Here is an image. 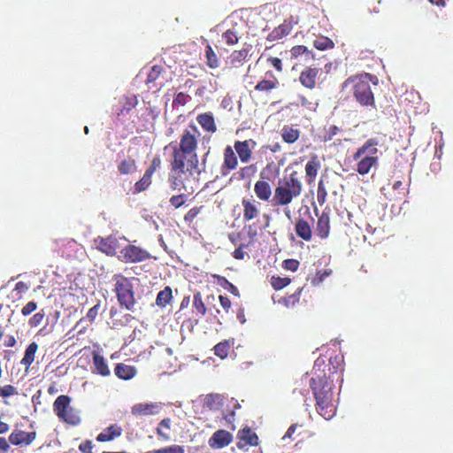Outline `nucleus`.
Segmentation results:
<instances>
[{
  "label": "nucleus",
  "instance_id": "obj_1",
  "mask_svg": "<svg viewBox=\"0 0 453 453\" xmlns=\"http://www.w3.org/2000/svg\"><path fill=\"white\" fill-rule=\"evenodd\" d=\"M319 360L315 362L314 374L311 378L309 385L316 401V411L325 419H331L336 413V406L334 399V374L342 376V371L338 372L335 367L328 366L327 372L325 370H317Z\"/></svg>",
  "mask_w": 453,
  "mask_h": 453
},
{
  "label": "nucleus",
  "instance_id": "obj_2",
  "mask_svg": "<svg viewBox=\"0 0 453 453\" xmlns=\"http://www.w3.org/2000/svg\"><path fill=\"white\" fill-rule=\"evenodd\" d=\"M201 133L195 125H189L180 137L178 145L173 148V159L175 165L188 164V171H196L198 168V157L196 149Z\"/></svg>",
  "mask_w": 453,
  "mask_h": 453
},
{
  "label": "nucleus",
  "instance_id": "obj_3",
  "mask_svg": "<svg viewBox=\"0 0 453 453\" xmlns=\"http://www.w3.org/2000/svg\"><path fill=\"white\" fill-rule=\"evenodd\" d=\"M371 83L378 84V78L368 73L352 75L342 83V88L350 87L356 102L363 107H375V98L372 91Z\"/></svg>",
  "mask_w": 453,
  "mask_h": 453
},
{
  "label": "nucleus",
  "instance_id": "obj_4",
  "mask_svg": "<svg viewBox=\"0 0 453 453\" xmlns=\"http://www.w3.org/2000/svg\"><path fill=\"white\" fill-rule=\"evenodd\" d=\"M303 184L297 172L293 171L288 175L280 179L274 188L273 204L274 206H288L295 198L300 196Z\"/></svg>",
  "mask_w": 453,
  "mask_h": 453
},
{
  "label": "nucleus",
  "instance_id": "obj_5",
  "mask_svg": "<svg viewBox=\"0 0 453 453\" xmlns=\"http://www.w3.org/2000/svg\"><path fill=\"white\" fill-rule=\"evenodd\" d=\"M378 145L379 141L377 138H370L362 146L357 148L352 155L353 160L357 162L356 171L360 175L367 174L372 167L378 164Z\"/></svg>",
  "mask_w": 453,
  "mask_h": 453
},
{
  "label": "nucleus",
  "instance_id": "obj_6",
  "mask_svg": "<svg viewBox=\"0 0 453 453\" xmlns=\"http://www.w3.org/2000/svg\"><path fill=\"white\" fill-rule=\"evenodd\" d=\"M113 280L115 281L114 291L119 305L125 307L127 311H133L136 300L131 280L119 273L113 275Z\"/></svg>",
  "mask_w": 453,
  "mask_h": 453
},
{
  "label": "nucleus",
  "instance_id": "obj_7",
  "mask_svg": "<svg viewBox=\"0 0 453 453\" xmlns=\"http://www.w3.org/2000/svg\"><path fill=\"white\" fill-rule=\"evenodd\" d=\"M170 166L171 172L168 174V183L170 188L173 191L186 190L185 181L188 180V176L193 175L194 173H200L198 169L196 171H188L186 162H183L182 166L175 165L174 159L171 161Z\"/></svg>",
  "mask_w": 453,
  "mask_h": 453
},
{
  "label": "nucleus",
  "instance_id": "obj_8",
  "mask_svg": "<svg viewBox=\"0 0 453 453\" xmlns=\"http://www.w3.org/2000/svg\"><path fill=\"white\" fill-rule=\"evenodd\" d=\"M162 160L158 155H156L149 167L145 170L142 177L137 180L133 187V194H139L147 190L152 183V176L155 172L161 168Z\"/></svg>",
  "mask_w": 453,
  "mask_h": 453
},
{
  "label": "nucleus",
  "instance_id": "obj_9",
  "mask_svg": "<svg viewBox=\"0 0 453 453\" xmlns=\"http://www.w3.org/2000/svg\"><path fill=\"white\" fill-rule=\"evenodd\" d=\"M151 255L141 247L128 244L120 250L119 258L125 263H139L150 259Z\"/></svg>",
  "mask_w": 453,
  "mask_h": 453
},
{
  "label": "nucleus",
  "instance_id": "obj_10",
  "mask_svg": "<svg viewBox=\"0 0 453 453\" xmlns=\"http://www.w3.org/2000/svg\"><path fill=\"white\" fill-rule=\"evenodd\" d=\"M163 403L158 402L138 403L131 407V413L136 418L155 416L161 412Z\"/></svg>",
  "mask_w": 453,
  "mask_h": 453
},
{
  "label": "nucleus",
  "instance_id": "obj_11",
  "mask_svg": "<svg viewBox=\"0 0 453 453\" xmlns=\"http://www.w3.org/2000/svg\"><path fill=\"white\" fill-rule=\"evenodd\" d=\"M337 178L334 175H322L318 184L317 200L320 205L326 202L327 190H333L335 188Z\"/></svg>",
  "mask_w": 453,
  "mask_h": 453
},
{
  "label": "nucleus",
  "instance_id": "obj_12",
  "mask_svg": "<svg viewBox=\"0 0 453 453\" xmlns=\"http://www.w3.org/2000/svg\"><path fill=\"white\" fill-rule=\"evenodd\" d=\"M322 70L319 67L306 66L299 75V82L308 89H314L317 86V80Z\"/></svg>",
  "mask_w": 453,
  "mask_h": 453
},
{
  "label": "nucleus",
  "instance_id": "obj_13",
  "mask_svg": "<svg viewBox=\"0 0 453 453\" xmlns=\"http://www.w3.org/2000/svg\"><path fill=\"white\" fill-rule=\"evenodd\" d=\"M36 438L35 432H25L19 429L13 430L8 437L10 444L27 447Z\"/></svg>",
  "mask_w": 453,
  "mask_h": 453
},
{
  "label": "nucleus",
  "instance_id": "obj_14",
  "mask_svg": "<svg viewBox=\"0 0 453 453\" xmlns=\"http://www.w3.org/2000/svg\"><path fill=\"white\" fill-rule=\"evenodd\" d=\"M256 146V142L252 139L245 141H236L234 148L242 163L250 162L252 157V149Z\"/></svg>",
  "mask_w": 453,
  "mask_h": 453
},
{
  "label": "nucleus",
  "instance_id": "obj_15",
  "mask_svg": "<svg viewBox=\"0 0 453 453\" xmlns=\"http://www.w3.org/2000/svg\"><path fill=\"white\" fill-rule=\"evenodd\" d=\"M224 161L221 165L222 175H227L231 171L236 169L238 165V159L235 152L231 146H226L224 150Z\"/></svg>",
  "mask_w": 453,
  "mask_h": 453
},
{
  "label": "nucleus",
  "instance_id": "obj_16",
  "mask_svg": "<svg viewBox=\"0 0 453 453\" xmlns=\"http://www.w3.org/2000/svg\"><path fill=\"white\" fill-rule=\"evenodd\" d=\"M232 440L233 436L228 431L220 429L213 433L209 439V445L213 449H222L228 446Z\"/></svg>",
  "mask_w": 453,
  "mask_h": 453
},
{
  "label": "nucleus",
  "instance_id": "obj_17",
  "mask_svg": "<svg viewBox=\"0 0 453 453\" xmlns=\"http://www.w3.org/2000/svg\"><path fill=\"white\" fill-rule=\"evenodd\" d=\"M293 29V18L291 17L289 19H285L283 23L275 27L269 35H267V41L274 42L282 39L288 35Z\"/></svg>",
  "mask_w": 453,
  "mask_h": 453
},
{
  "label": "nucleus",
  "instance_id": "obj_18",
  "mask_svg": "<svg viewBox=\"0 0 453 453\" xmlns=\"http://www.w3.org/2000/svg\"><path fill=\"white\" fill-rule=\"evenodd\" d=\"M238 447L242 448L245 446H257L259 439L257 434L251 430L250 427L246 426L238 432Z\"/></svg>",
  "mask_w": 453,
  "mask_h": 453
},
{
  "label": "nucleus",
  "instance_id": "obj_19",
  "mask_svg": "<svg viewBox=\"0 0 453 453\" xmlns=\"http://www.w3.org/2000/svg\"><path fill=\"white\" fill-rule=\"evenodd\" d=\"M123 429L118 424H111L97 434L96 440L98 442L111 441L122 435Z\"/></svg>",
  "mask_w": 453,
  "mask_h": 453
},
{
  "label": "nucleus",
  "instance_id": "obj_20",
  "mask_svg": "<svg viewBox=\"0 0 453 453\" xmlns=\"http://www.w3.org/2000/svg\"><path fill=\"white\" fill-rule=\"evenodd\" d=\"M97 248L108 256H114L119 248V241L115 236L110 235L106 238H100Z\"/></svg>",
  "mask_w": 453,
  "mask_h": 453
},
{
  "label": "nucleus",
  "instance_id": "obj_21",
  "mask_svg": "<svg viewBox=\"0 0 453 453\" xmlns=\"http://www.w3.org/2000/svg\"><path fill=\"white\" fill-rule=\"evenodd\" d=\"M257 202L250 200L249 198H242V205L243 208V220L250 221L259 215V210L257 207Z\"/></svg>",
  "mask_w": 453,
  "mask_h": 453
},
{
  "label": "nucleus",
  "instance_id": "obj_22",
  "mask_svg": "<svg viewBox=\"0 0 453 453\" xmlns=\"http://www.w3.org/2000/svg\"><path fill=\"white\" fill-rule=\"evenodd\" d=\"M296 235L303 241L310 242L312 238V229L311 224L303 218L296 219L295 225Z\"/></svg>",
  "mask_w": 453,
  "mask_h": 453
},
{
  "label": "nucleus",
  "instance_id": "obj_23",
  "mask_svg": "<svg viewBox=\"0 0 453 453\" xmlns=\"http://www.w3.org/2000/svg\"><path fill=\"white\" fill-rule=\"evenodd\" d=\"M92 356L94 366L92 372L103 377L109 376L111 372L104 357L98 351H93Z\"/></svg>",
  "mask_w": 453,
  "mask_h": 453
},
{
  "label": "nucleus",
  "instance_id": "obj_24",
  "mask_svg": "<svg viewBox=\"0 0 453 453\" xmlns=\"http://www.w3.org/2000/svg\"><path fill=\"white\" fill-rule=\"evenodd\" d=\"M279 85L278 79L274 76L272 71L265 73V78L260 81L256 86L255 89L260 92H268L276 88Z\"/></svg>",
  "mask_w": 453,
  "mask_h": 453
},
{
  "label": "nucleus",
  "instance_id": "obj_25",
  "mask_svg": "<svg viewBox=\"0 0 453 453\" xmlns=\"http://www.w3.org/2000/svg\"><path fill=\"white\" fill-rule=\"evenodd\" d=\"M225 399L221 394L211 393L204 396L203 404L210 411H218L223 406Z\"/></svg>",
  "mask_w": 453,
  "mask_h": 453
},
{
  "label": "nucleus",
  "instance_id": "obj_26",
  "mask_svg": "<svg viewBox=\"0 0 453 453\" xmlns=\"http://www.w3.org/2000/svg\"><path fill=\"white\" fill-rule=\"evenodd\" d=\"M320 166L321 165L318 156L312 154L311 156L310 160L305 165V175L307 178V182L309 184L312 183L315 180L318 172L320 169Z\"/></svg>",
  "mask_w": 453,
  "mask_h": 453
},
{
  "label": "nucleus",
  "instance_id": "obj_27",
  "mask_svg": "<svg viewBox=\"0 0 453 453\" xmlns=\"http://www.w3.org/2000/svg\"><path fill=\"white\" fill-rule=\"evenodd\" d=\"M254 192L259 200L265 202L270 200L273 194L270 183L263 180H259L255 183Z\"/></svg>",
  "mask_w": 453,
  "mask_h": 453
},
{
  "label": "nucleus",
  "instance_id": "obj_28",
  "mask_svg": "<svg viewBox=\"0 0 453 453\" xmlns=\"http://www.w3.org/2000/svg\"><path fill=\"white\" fill-rule=\"evenodd\" d=\"M121 175H131L137 172V164L134 158L127 157L120 160L117 165Z\"/></svg>",
  "mask_w": 453,
  "mask_h": 453
},
{
  "label": "nucleus",
  "instance_id": "obj_29",
  "mask_svg": "<svg viewBox=\"0 0 453 453\" xmlns=\"http://www.w3.org/2000/svg\"><path fill=\"white\" fill-rule=\"evenodd\" d=\"M316 232L321 239H326L328 236L330 232V218L328 213L323 211L319 217Z\"/></svg>",
  "mask_w": 453,
  "mask_h": 453
},
{
  "label": "nucleus",
  "instance_id": "obj_30",
  "mask_svg": "<svg viewBox=\"0 0 453 453\" xmlns=\"http://www.w3.org/2000/svg\"><path fill=\"white\" fill-rule=\"evenodd\" d=\"M196 120L203 129L209 133H215L217 126L211 112L201 113L196 117Z\"/></svg>",
  "mask_w": 453,
  "mask_h": 453
},
{
  "label": "nucleus",
  "instance_id": "obj_31",
  "mask_svg": "<svg viewBox=\"0 0 453 453\" xmlns=\"http://www.w3.org/2000/svg\"><path fill=\"white\" fill-rule=\"evenodd\" d=\"M116 376L121 380H130L136 374V369L133 365H127L125 364H117L114 368Z\"/></svg>",
  "mask_w": 453,
  "mask_h": 453
},
{
  "label": "nucleus",
  "instance_id": "obj_32",
  "mask_svg": "<svg viewBox=\"0 0 453 453\" xmlns=\"http://www.w3.org/2000/svg\"><path fill=\"white\" fill-rule=\"evenodd\" d=\"M71 397L66 395H61L56 398L53 403V411L59 418L69 408Z\"/></svg>",
  "mask_w": 453,
  "mask_h": 453
},
{
  "label": "nucleus",
  "instance_id": "obj_33",
  "mask_svg": "<svg viewBox=\"0 0 453 453\" xmlns=\"http://www.w3.org/2000/svg\"><path fill=\"white\" fill-rule=\"evenodd\" d=\"M234 344V340H224L217 343L214 348V355L219 357L220 359H225L227 357L230 349Z\"/></svg>",
  "mask_w": 453,
  "mask_h": 453
},
{
  "label": "nucleus",
  "instance_id": "obj_34",
  "mask_svg": "<svg viewBox=\"0 0 453 453\" xmlns=\"http://www.w3.org/2000/svg\"><path fill=\"white\" fill-rule=\"evenodd\" d=\"M59 419L71 426H78L81 422L79 411L72 407L71 404Z\"/></svg>",
  "mask_w": 453,
  "mask_h": 453
},
{
  "label": "nucleus",
  "instance_id": "obj_35",
  "mask_svg": "<svg viewBox=\"0 0 453 453\" xmlns=\"http://www.w3.org/2000/svg\"><path fill=\"white\" fill-rule=\"evenodd\" d=\"M300 130L297 128H294L292 126H284L280 132V136L282 140L287 143H294L300 137Z\"/></svg>",
  "mask_w": 453,
  "mask_h": 453
},
{
  "label": "nucleus",
  "instance_id": "obj_36",
  "mask_svg": "<svg viewBox=\"0 0 453 453\" xmlns=\"http://www.w3.org/2000/svg\"><path fill=\"white\" fill-rule=\"evenodd\" d=\"M171 418H163L157 425L156 428V434L164 441H169L171 439V436L168 432L171 430Z\"/></svg>",
  "mask_w": 453,
  "mask_h": 453
},
{
  "label": "nucleus",
  "instance_id": "obj_37",
  "mask_svg": "<svg viewBox=\"0 0 453 453\" xmlns=\"http://www.w3.org/2000/svg\"><path fill=\"white\" fill-rule=\"evenodd\" d=\"M165 72V68L163 65H155L150 67L147 79L145 81L146 85L149 86V88H152L155 87L156 81L160 78L161 74Z\"/></svg>",
  "mask_w": 453,
  "mask_h": 453
},
{
  "label": "nucleus",
  "instance_id": "obj_38",
  "mask_svg": "<svg viewBox=\"0 0 453 453\" xmlns=\"http://www.w3.org/2000/svg\"><path fill=\"white\" fill-rule=\"evenodd\" d=\"M173 299L172 288L167 286L159 291L156 298V304L161 308H165Z\"/></svg>",
  "mask_w": 453,
  "mask_h": 453
},
{
  "label": "nucleus",
  "instance_id": "obj_39",
  "mask_svg": "<svg viewBox=\"0 0 453 453\" xmlns=\"http://www.w3.org/2000/svg\"><path fill=\"white\" fill-rule=\"evenodd\" d=\"M122 107L118 112V115H125L129 113L133 109L136 107L138 104V98L136 96L132 95L129 96H125L123 98V102H121Z\"/></svg>",
  "mask_w": 453,
  "mask_h": 453
},
{
  "label": "nucleus",
  "instance_id": "obj_40",
  "mask_svg": "<svg viewBox=\"0 0 453 453\" xmlns=\"http://www.w3.org/2000/svg\"><path fill=\"white\" fill-rule=\"evenodd\" d=\"M249 49L243 48L239 50H234L229 56V61L232 66L242 65L249 55Z\"/></svg>",
  "mask_w": 453,
  "mask_h": 453
},
{
  "label": "nucleus",
  "instance_id": "obj_41",
  "mask_svg": "<svg viewBox=\"0 0 453 453\" xmlns=\"http://www.w3.org/2000/svg\"><path fill=\"white\" fill-rule=\"evenodd\" d=\"M303 287L298 288L292 295L282 297L279 303L286 306L287 308H293L300 301V296Z\"/></svg>",
  "mask_w": 453,
  "mask_h": 453
},
{
  "label": "nucleus",
  "instance_id": "obj_42",
  "mask_svg": "<svg viewBox=\"0 0 453 453\" xmlns=\"http://www.w3.org/2000/svg\"><path fill=\"white\" fill-rule=\"evenodd\" d=\"M117 313H118L117 309L114 307H111V309L110 310V317H111V319H113V325L115 326H127L129 323H131L132 321H134L135 319L134 317L129 313L124 314L121 317V319H114Z\"/></svg>",
  "mask_w": 453,
  "mask_h": 453
},
{
  "label": "nucleus",
  "instance_id": "obj_43",
  "mask_svg": "<svg viewBox=\"0 0 453 453\" xmlns=\"http://www.w3.org/2000/svg\"><path fill=\"white\" fill-rule=\"evenodd\" d=\"M37 349L38 345L35 342L30 343L25 350L24 357L21 360V365L28 368L35 361V352L37 351Z\"/></svg>",
  "mask_w": 453,
  "mask_h": 453
},
{
  "label": "nucleus",
  "instance_id": "obj_44",
  "mask_svg": "<svg viewBox=\"0 0 453 453\" xmlns=\"http://www.w3.org/2000/svg\"><path fill=\"white\" fill-rule=\"evenodd\" d=\"M205 58L206 65L211 69H216L219 66V59L212 47L209 44L205 47Z\"/></svg>",
  "mask_w": 453,
  "mask_h": 453
},
{
  "label": "nucleus",
  "instance_id": "obj_45",
  "mask_svg": "<svg viewBox=\"0 0 453 453\" xmlns=\"http://www.w3.org/2000/svg\"><path fill=\"white\" fill-rule=\"evenodd\" d=\"M213 278L217 279L218 283L223 288L228 290L232 295L240 296V292L237 287L231 283L226 278L217 274L213 275Z\"/></svg>",
  "mask_w": 453,
  "mask_h": 453
},
{
  "label": "nucleus",
  "instance_id": "obj_46",
  "mask_svg": "<svg viewBox=\"0 0 453 453\" xmlns=\"http://www.w3.org/2000/svg\"><path fill=\"white\" fill-rule=\"evenodd\" d=\"M313 46L319 50H326L333 49L334 43L329 37L320 36L314 40Z\"/></svg>",
  "mask_w": 453,
  "mask_h": 453
},
{
  "label": "nucleus",
  "instance_id": "obj_47",
  "mask_svg": "<svg viewBox=\"0 0 453 453\" xmlns=\"http://www.w3.org/2000/svg\"><path fill=\"white\" fill-rule=\"evenodd\" d=\"M193 307L196 309V312L201 316H204L207 312L206 305L202 298V295L200 292H196L193 296Z\"/></svg>",
  "mask_w": 453,
  "mask_h": 453
},
{
  "label": "nucleus",
  "instance_id": "obj_48",
  "mask_svg": "<svg viewBox=\"0 0 453 453\" xmlns=\"http://www.w3.org/2000/svg\"><path fill=\"white\" fill-rule=\"evenodd\" d=\"M257 173L256 165H249L244 167H241L236 173L238 180H247L254 176Z\"/></svg>",
  "mask_w": 453,
  "mask_h": 453
},
{
  "label": "nucleus",
  "instance_id": "obj_49",
  "mask_svg": "<svg viewBox=\"0 0 453 453\" xmlns=\"http://www.w3.org/2000/svg\"><path fill=\"white\" fill-rule=\"evenodd\" d=\"M291 282V280L288 277H279V276H273L271 278V285L275 290H280L283 288L289 285Z\"/></svg>",
  "mask_w": 453,
  "mask_h": 453
},
{
  "label": "nucleus",
  "instance_id": "obj_50",
  "mask_svg": "<svg viewBox=\"0 0 453 453\" xmlns=\"http://www.w3.org/2000/svg\"><path fill=\"white\" fill-rule=\"evenodd\" d=\"M149 453H185V449L180 445L172 444L154 449Z\"/></svg>",
  "mask_w": 453,
  "mask_h": 453
},
{
  "label": "nucleus",
  "instance_id": "obj_51",
  "mask_svg": "<svg viewBox=\"0 0 453 453\" xmlns=\"http://www.w3.org/2000/svg\"><path fill=\"white\" fill-rule=\"evenodd\" d=\"M99 310H100V302H97L96 304H95L92 308H90L88 310L86 317L82 318L79 320V322L76 324V326H78L80 324H81L85 319L88 320L90 323H93L99 313Z\"/></svg>",
  "mask_w": 453,
  "mask_h": 453
},
{
  "label": "nucleus",
  "instance_id": "obj_52",
  "mask_svg": "<svg viewBox=\"0 0 453 453\" xmlns=\"http://www.w3.org/2000/svg\"><path fill=\"white\" fill-rule=\"evenodd\" d=\"M222 38L226 45L233 46L238 42L237 33L234 29H227L223 33Z\"/></svg>",
  "mask_w": 453,
  "mask_h": 453
},
{
  "label": "nucleus",
  "instance_id": "obj_53",
  "mask_svg": "<svg viewBox=\"0 0 453 453\" xmlns=\"http://www.w3.org/2000/svg\"><path fill=\"white\" fill-rule=\"evenodd\" d=\"M203 206L201 205V206H196V207H193L191 208L185 215H184V221L188 224V225H191L194 221V219L201 213V211H203Z\"/></svg>",
  "mask_w": 453,
  "mask_h": 453
},
{
  "label": "nucleus",
  "instance_id": "obj_54",
  "mask_svg": "<svg viewBox=\"0 0 453 453\" xmlns=\"http://www.w3.org/2000/svg\"><path fill=\"white\" fill-rule=\"evenodd\" d=\"M186 201H187V195H185L183 193L179 194V195H174V196H171L169 199V203H170L171 206L174 209H179L181 206H183L185 204Z\"/></svg>",
  "mask_w": 453,
  "mask_h": 453
},
{
  "label": "nucleus",
  "instance_id": "obj_55",
  "mask_svg": "<svg viewBox=\"0 0 453 453\" xmlns=\"http://www.w3.org/2000/svg\"><path fill=\"white\" fill-rule=\"evenodd\" d=\"M297 100H298V103H297L298 105H300L303 108H305L307 110H310V111L315 110L318 105V104L313 103L311 100H310L304 95H298Z\"/></svg>",
  "mask_w": 453,
  "mask_h": 453
},
{
  "label": "nucleus",
  "instance_id": "obj_56",
  "mask_svg": "<svg viewBox=\"0 0 453 453\" xmlns=\"http://www.w3.org/2000/svg\"><path fill=\"white\" fill-rule=\"evenodd\" d=\"M290 58L291 59H297L299 57L309 53V50L304 45H296L291 48L290 50Z\"/></svg>",
  "mask_w": 453,
  "mask_h": 453
},
{
  "label": "nucleus",
  "instance_id": "obj_57",
  "mask_svg": "<svg viewBox=\"0 0 453 453\" xmlns=\"http://www.w3.org/2000/svg\"><path fill=\"white\" fill-rule=\"evenodd\" d=\"M45 317V313L43 310L40 311L39 312H36L28 321V325L31 327H37L39 325L42 324L43 319Z\"/></svg>",
  "mask_w": 453,
  "mask_h": 453
},
{
  "label": "nucleus",
  "instance_id": "obj_58",
  "mask_svg": "<svg viewBox=\"0 0 453 453\" xmlns=\"http://www.w3.org/2000/svg\"><path fill=\"white\" fill-rule=\"evenodd\" d=\"M331 274L330 270H319L316 273V275L311 280L312 285H319L320 284L327 276Z\"/></svg>",
  "mask_w": 453,
  "mask_h": 453
},
{
  "label": "nucleus",
  "instance_id": "obj_59",
  "mask_svg": "<svg viewBox=\"0 0 453 453\" xmlns=\"http://www.w3.org/2000/svg\"><path fill=\"white\" fill-rule=\"evenodd\" d=\"M17 389L12 385H4L3 387H0V396L1 397H9L14 395H17Z\"/></svg>",
  "mask_w": 453,
  "mask_h": 453
},
{
  "label": "nucleus",
  "instance_id": "obj_60",
  "mask_svg": "<svg viewBox=\"0 0 453 453\" xmlns=\"http://www.w3.org/2000/svg\"><path fill=\"white\" fill-rule=\"evenodd\" d=\"M190 99L191 98L188 94L184 92H180L175 95L173 98V104L179 105H185Z\"/></svg>",
  "mask_w": 453,
  "mask_h": 453
},
{
  "label": "nucleus",
  "instance_id": "obj_61",
  "mask_svg": "<svg viewBox=\"0 0 453 453\" xmlns=\"http://www.w3.org/2000/svg\"><path fill=\"white\" fill-rule=\"evenodd\" d=\"M36 309L37 303L35 301H30L21 309V314L27 317L34 312Z\"/></svg>",
  "mask_w": 453,
  "mask_h": 453
},
{
  "label": "nucleus",
  "instance_id": "obj_62",
  "mask_svg": "<svg viewBox=\"0 0 453 453\" xmlns=\"http://www.w3.org/2000/svg\"><path fill=\"white\" fill-rule=\"evenodd\" d=\"M299 267V262L296 259H286L283 261V268L296 272Z\"/></svg>",
  "mask_w": 453,
  "mask_h": 453
},
{
  "label": "nucleus",
  "instance_id": "obj_63",
  "mask_svg": "<svg viewBox=\"0 0 453 453\" xmlns=\"http://www.w3.org/2000/svg\"><path fill=\"white\" fill-rule=\"evenodd\" d=\"M219 301L220 303L221 307L224 309V311L226 312H228L231 308V305H232L230 299L226 296L220 295L219 296Z\"/></svg>",
  "mask_w": 453,
  "mask_h": 453
},
{
  "label": "nucleus",
  "instance_id": "obj_64",
  "mask_svg": "<svg viewBox=\"0 0 453 453\" xmlns=\"http://www.w3.org/2000/svg\"><path fill=\"white\" fill-rule=\"evenodd\" d=\"M92 449H93V444L90 440H86V441H82L79 446V449L82 453H92Z\"/></svg>",
  "mask_w": 453,
  "mask_h": 453
}]
</instances>
